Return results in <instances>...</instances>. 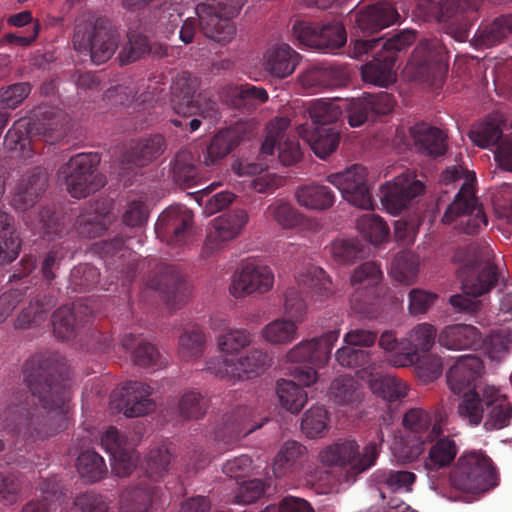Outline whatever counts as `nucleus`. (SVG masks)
<instances>
[{
  "label": "nucleus",
  "mask_w": 512,
  "mask_h": 512,
  "mask_svg": "<svg viewBox=\"0 0 512 512\" xmlns=\"http://www.w3.org/2000/svg\"><path fill=\"white\" fill-rule=\"evenodd\" d=\"M23 379L32 398H37L44 413H29L27 404L22 403L25 393L4 408L0 418L8 425H14L24 435L46 438L65 430L69 425L68 411L70 392L61 379L56 356L52 353H38L30 356L23 364Z\"/></svg>",
  "instance_id": "nucleus-1"
},
{
  "label": "nucleus",
  "mask_w": 512,
  "mask_h": 512,
  "mask_svg": "<svg viewBox=\"0 0 512 512\" xmlns=\"http://www.w3.org/2000/svg\"><path fill=\"white\" fill-rule=\"evenodd\" d=\"M451 485L472 494L485 493L498 485L497 469L481 451L464 452L450 474Z\"/></svg>",
  "instance_id": "nucleus-2"
},
{
  "label": "nucleus",
  "mask_w": 512,
  "mask_h": 512,
  "mask_svg": "<svg viewBox=\"0 0 512 512\" xmlns=\"http://www.w3.org/2000/svg\"><path fill=\"white\" fill-rule=\"evenodd\" d=\"M72 43L75 50L89 54L91 61L100 65L114 55L120 43V35L108 19L97 18L94 22L78 24Z\"/></svg>",
  "instance_id": "nucleus-3"
},
{
  "label": "nucleus",
  "mask_w": 512,
  "mask_h": 512,
  "mask_svg": "<svg viewBox=\"0 0 512 512\" xmlns=\"http://www.w3.org/2000/svg\"><path fill=\"white\" fill-rule=\"evenodd\" d=\"M247 0H210L195 7L199 28L203 34L218 43H228L236 35L231 21L238 15Z\"/></svg>",
  "instance_id": "nucleus-4"
},
{
  "label": "nucleus",
  "mask_w": 512,
  "mask_h": 512,
  "mask_svg": "<svg viewBox=\"0 0 512 512\" xmlns=\"http://www.w3.org/2000/svg\"><path fill=\"white\" fill-rule=\"evenodd\" d=\"M483 0H428V11L447 33L459 42L465 41L479 18Z\"/></svg>",
  "instance_id": "nucleus-5"
},
{
  "label": "nucleus",
  "mask_w": 512,
  "mask_h": 512,
  "mask_svg": "<svg viewBox=\"0 0 512 512\" xmlns=\"http://www.w3.org/2000/svg\"><path fill=\"white\" fill-rule=\"evenodd\" d=\"M416 40L413 30H401L382 43L372 61L366 63L361 69L362 79L370 84L386 87L395 81V62L397 54Z\"/></svg>",
  "instance_id": "nucleus-6"
},
{
  "label": "nucleus",
  "mask_w": 512,
  "mask_h": 512,
  "mask_svg": "<svg viewBox=\"0 0 512 512\" xmlns=\"http://www.w3.org/2000/svg\"><path fill=\"white\" fill-rule=\"evenodd\" d=\"M376 436L377 440L367 444L361 456L359 445L355 440H338L321 450L319 454L320 461L328 466L344 467L351 465L350 473L358 475L376 463L380 447L384 441V434L381 429H377Z\"/></svg>",
  "instance_id": "nucleus-7"
},
{
  "label": "nucleus",
  "mask_w": 512,
  "mask_h": 512,
  "mask_svg": "<svg viewBox=\"0 0 512 512\" xmlns=\"http://www.w3.org/2000/svg\"><path fill=\"white\" fill-rule=\"evenodd\" d=\"M99 163L98 154L79 153L59 168L58 177L65 180L72 197L85 198L105 185V177L97 169Z\"/></svg>",
  "instance_id": "nucleus-8"
},
{
  "label": "nucleus",
  "mask_w": 512,
  "mask_h": 512,
  "mask_svg": "<svg viewBox=\"0 0 512 512\" xmlns=\"http://www.w3.org/2000/svg\"><path fill=\"white\" fill-rule=\"evenodd\" d=\"M271 365V358L261 349H251L237 359L213 357L206 362V370L227 380H248L263 374Z\"/></svg>",
  "instance_id": "nucleus-9"
},
{
  "label": "nucleus",
  "mask_w": 512,
  "mask_h": 512,
  "mask_svg": "<svg viewBox=\"0 0 512 512\" xmlns=\"http://www.w3.org/2000/svg\"><path fill=\"white\" fill-rule=\"evenodd\" d=\"M473 259L468 260L459 270L464 294L478 297L488 293L499 281L497 267L490 260V251L487 247L479 249L472 246Z\"/></svg>",
  "instance_id": "nucleus-10"
},
{
  "label": "nucleus",
  "mask_w": 512,
  "mask_h": 512,
  "mask_svg": "<svg viewBox=\"0 0 512 512\" xmlns=\"http://www.w3.org/2000/svg\"><path fill=\"white\" fill-rule=\"evenodd\" d=\"M199 82L188 72L179 73L171 84V107L184 117L201 115L212 116L216 113V103L197 93Z\"/></svg>",
  "instance_id": "nucleus-11"
},
{
  "label": "nucleus",
  "mask_w": 512,
  "mask_h": 512,
  "mask_svg": "<svg viewBox=\"0 0 512 512\" xmlns=\"http://www.w3.org/2000/svg\"><path fill=\"white\" fill-rule=\"evenodd\" d=\"M458 221L460 229L468 235L477 234L488 223L483 208L478 204L472 187L464 183L453 202L447 207L442 222L451 224Z\"/></svg>",
  "instance_id": "nucleus-12"
},
{
  "label": "nucleus",
  "mask_w": 512,
  "mask_h": 512,
  "mask_svg": "<svg viewBox=\"0 0 512 512\" xmlns=\"http://www.w3.org/2000/svg\"><path fill=\"white\" fill-rule=\"evenodd\" d=\"M327 181L334 185L343 198L355 207L372 210L373 199L367 184V170L355 164L343 172L330 174Z\"/></svg>",
  "instance_id": "nucleus-13"
},
{
  "label": "nucleus",
  "mask_w": 512,
  "mask_h": 512,
  "mask_svg": "<svg viewBox=\"0 0 512 512\" xmlns=\"http://www.w3.org/2000/svg\"><path fill=\"white\" fill-rule=\"evenodd\" d=\"M383 278L380 265L375 261L362 263L354 269L350 284L353 292L350 297L352 309L360 314L369 312V306L377 297V286Z\"/></svg>",
  "instance_id": "nucleus-14"
},
{
  "label": "nucleus",
  "mask_w": 512,
  "mask_h": 512,
  "mask_svg": "<svg viewBox=\"0 0 512 512\" xmlns=\"http://www.w3.org/2000/svg\"><path fill=\"white\" fill-rule=\"evenodd\" d=\"M273 284L274 274L270 267L247 261L234 273L229 291L235 298H241L253 293L264 294Z\"/></svg>",
  "instance_id": "nucleus-15"
},
{
  "label": "nucleus",
  "mask_w": 512,
  "mask_h": 512,
  "mask_svg": "<svg viewBox=\"0 0 512 512\" xmlns=\"http://www.w3.org/2000/svg\"><path fill=\"white\" fill-rule=\"evenodd\" d=\"M294 380L277 381V395L281 406L291 413H298L307 402V393L300 385L310 386L316 382L317 372L312 366L297 365L291 369Z\"/></svg>",
  "instance_id": "nucleus-16"
},
{
  "label": "nucleus",
  "mask_w": 512,
  "mask_h": 512,
  "mask_svg": "<svg viewBox=\"0 0 512 512\" xmlns=\"http://www.w3.org/2000/svg\"><path fill=\"white\" fill-rule=\"evenodd\" d=\"M411 64L423 78H437L447 69L446 48L442 40L433 37L421 40L415 47Z\"/></svg>",
  "instance_id": "nucleus-17"
},
{
  "label": "nucleus",
  "mask_w": 512,
  "mask_h": 512,
  "mask_svg": "<svg viewBox=\"0 0 512 512\" xmlns=\"http://www.w3.org/2000/svg\"><path fill=\"white\" fill-rule=\"evenodd\" d=\"M193 215L185 207H170L164 210L155 224L157 237L170 246L182 245L189 234Z\"/></svg>",
  "instance_id": "nucleus-18"
},
{
  "label": "nucleus",
  "mask_w": 512,
  "mask_h": 512,
  "mask_svg": "<svg viewBox=\"0 0 512 512\" xmlns=\"http://www.w3.org/2000/svg\"><path fill=\"white\" fill-rule=\"evenodd\" d=\"M395 101L392 94L381 91L379 93H364L362 97L350 101L347 113L348 123L351 127H359L368 120H375L380 115L389 114Z\"/></svg>",
  "instance_id": "nucleus-19"
},
{
  "label": "nucleus",
  "mask_w": 512,
  "mask_h": 512,
  "mask_svg": "<svg viewBox=\"0 0 512 512\" xmlns=\"http://www.w3.org/2000/svg\"><path fill=\"white\" fill-rule=\"evenodd\" d=\"M339 335V330H331L320 337L302 341L289 350L287 359L293 363H309L316 367L324 366L330 358Z\"/></svg>",
  "instance_id": "nucleus-20"
},
{
  "label": "nucleus",
  "mask_w": 512,
  "mask_h": 512,
  "mask_svg": "<svg viewBox=\"0 0 512 512\" xmlns=\"http://www.w3.org/2000/svg\"><path fill=\"white\" fill-rule=\"evenodd\" d=\"M424 185L416 180L413 173L407 171L394 178L391 183L383 186L382 203L394 215L405 209L410 201L423 193Z\"/></svg>",
  "instance_id": "nucleus-21"
},
{
  "label": "nucleus",
  "mask_w": 512,
  "mask_h": 512,
  "mask_svg": "<svg viewBox=\"0 0 512 512\" xmlns=\"http://www.w3.org/2000/svg\"><path fill=\"white\" fill-rule=\"evenodd\" d=\"M148 285L158 291L174 309L187 298V284L181 271L174 264H159Z\"/></svg>",
  "instance_id": "nucleus-22"
},
{
  "label": "nucleus",
  "mask_w": 512,
  "mask_h": 512,
  "mask_svg": "<svg viewBox=\"0 0 512 512\" xmlns=\"http://www.w3.org/2000/svg\"><path fill=\"white\" fill-rule=\"evenodd\" d=\"M248 214L243 209H236L215 218L208 230L203 246L206 256L214 253L221 245L234 239L246 225Z\"/></svg>",
  "instance_id": "nucleus-23"
},
{
  "label": "nucleus",
  "mask_w": 512,
  "mask_h": 512,
  "mask_svg": "<svg viewBox=\"0 0 512 512\" xmlns=\"http://www.w3.org/2000/svg\"><path fill=\"white\" fill-rule=\"evenodd\" d=\"M101 445L109 453L112 461V469L119 477L131 474L138 456L133 445L119 434L115 427H109L101 437Z\"/></svg>",
  "instance_id": "nucleus-24"
},
{
  "label": "nucleus",
  "mask_w": 512,
  "mask_h": 512,
  "mask_svg": "<svg viewBox=\"0 0 512 512\" xmlns=\"http://www.w3.org/2000/svg\"><path fill=\"white\" fill-rule=\"evenodd\" d=\"M438 340L437 330L429 323L417 324L411 329L405 339L407 349L393 356L390 363L394 367H407L419 361V352L427 353Z\"/></svg>",
  "instance_id": "nucleus-25"
},
{
  "label": "nucleus",
  "mask_w": 512,
  "mask_h": 512,
  "mask_svg": "<svg viewBox=\"0 0 512 512\" xmlns=\"http://www.w3.org/2000/svg\"><path fill=\"white\" fill-rule=\"evenodd\" d=\"M48 186V173L42 167H34L21 176L12 196L11 204L18 211L32 208Z\"/></svg>",
  "instance_id": "nucleus-26"
},
{
  "label": "nucleus",
  "mask_w": 512,
  "mask_h": 512,
  "mask_svg": "<svg viewBox=\"0 0 512 512\" xmlns=\"http://www.w3.org/2000/svg\"><path fill=\"white\" fill-rule=\"evenodd\" d=\"M166 140L161 134H151L131 139L122 154V163L133 167H145L159 158L166 150Z\"/></svg>",
  "instance_id": "nucleus-27"
},
{
  "label": "nucleus",
  "mask_w": 512,
  "mask_h": 512,
  "mask_svg": "<svg viewBox=\"0 0 512 512\" xmlns=\"http://www.w3.org/2000/svg\"><path fill=\"white\" fill-rule=\"evenodd\" d=\"M152 389L140 381H128L122 385L115 396L120 397L118 405L128 418L144 416L155 409V402L151 399Z\"/></svg>",
  "instance_id": "nucleus-28"
},
{
  "label": "nucleus",
  "mask_w": 512,
  "mask_h": 512,
  "mask_svg": "<svg viewBox=\"0 0 512 512\" xmlns=\"http://www.w3.org/2000/svg\"><path fill=\"white\" fill-rule=\"evenodd\" d=\"M383 361L372 362L364 369L373 394L388 402L401 400L407 395L406 384L394 375L384 373Z\"/></svg>",
  "instance_id": "nucleus-29"
},
{
  "label": "nucleus",
  "mask_w": 512,
  "mask_h": 512,
  "mask_svg": "<svg viewBox=\"0 0 512 512\" xmlns=\"http://www.w3.org/2000/svg\"><path fill=\"white\" fill-rule=\"evenodd\" d=\"M254 412L244 405H237L223 417V427L216 437L225 443H233L263 426V421L253 422Z\"/></svg>",
  "instance_id": "nucleus-30"
},
{
  "label": "nucleus",
  "mask_w": 512,
  "mask_h": 512,
  "mask_svg": "<svg viewBox=\"0 0 512 512\" xmlns=\"http://www.w3.org/2000/svg\"><path fill=\"white\" fill-rule=\"evenodd\" d=\"M363 34H374L396 23L400 18L397 9L389 2H378L352 14Z\"/></svg>",
  "instance_id": "nucleus-31"
},
{
  "label": "nucleus",
  "mask_w": 512,
  "mask_h": 512,
  "mask_svg": "<svg viewBox=\"0 0 512 512\" xmlns=\"http://www.w3.org/2000/svg\"><path fill=\"white\" fill-rule=\"evenodd\" d=\"M299 136L309 144L312 151L321 159L333 153L339 145L340 133L335 126L320 125L308 127V121L295 123Z\"/></svg>",
  "instance_id": "nucleus-32"
},
{
  "label": "nucleus",
  "mask_w": 512,
  "mask_h": 512,
  "mask_svg": "<svg viewBox=\"0 0 512 512\" xmlns=\"http://www.w3.org/2000/svg\"><path fill=\"white\" fill-rule=\"evenodd\" d=\"M482 360L476 355H463L457 358L447 372V384L454 394L471 390L474 382L481 376Z\"/></svg>",
  "instance_id": "nucleus-33"
},
{
  "label": "nucleus",
  "mask_w": 512,
  "mask_h": 512,
  "mask_svg": "<svg viewBox=\"0 0 512 512\" xmlns=\"http://www.w3.org/2000/svg\"><path fill=\"white\" fill-rule=\"evenodd\" d=\"M300 55L286 43H275L263 54L264 70L274 78L290 76L299 64Z\"/></svg>",
  "instance_id": "nucleus-34"
},
{
  "label": "nucleus",
  "mask_w": 512,
  "mask_h": 512,
  "mask_svg": "<svg viewBox=\"0 0 512 512\" xmlns=\"http://www.w3.org/2000/svg\"><path fill=\"white\" fill-rule=\"evenodd\" d=\"M482 342L481 332L470 324H449L438 333L439 345L448 350H475Z\"/></svg>",
  "instance_id": "nucleus-35"
},
{
  "label": "nucleus",
  "mask_w": 512,
  "mask_h": 512,
  "mask_svg": "<svg viewBox=\"0 0 512 512\" xmlns=\"http://www.w3.org/2000/svg\"><path fill=\"white\" fill-rule=\"evenodd\" d=\"M91 313L92 310L80 302L58 308L52 315L53 331L57 338L62 340L74 338L79 327L84 325V316Z\"/></svg>",
  "instance_id": "nucleus-36"
},
{
  "label": "nucleus",
  "mask_w": 512,
  "mask_h": 512,
  "mask_svg": "<svg viewBox=\"0 0 512 512\" xmlns=\"http://www.w3.org/2000/svg\"><path fill=\"white\" fill-rule=\"evenodd\" d=\"M487 431L499 430L509 425L512 417V406L494 386L483 387Z\"/></svg>",
  "instance_id": "nucleus-37"
},
{
  "label": "nucleus",
  "mask_w": 512,
  "mask_h": 512,
  "mask_svg": "<svg viewBox=\"0 0 512 512\" xmlns=\"http://www.w3.org/2000/svg\"><path fill=\"white\" fill-rule=\"evenodd\" d=\"M410 134L418 153L431 158H437L446 153V135L439 128L424 122L417 123L410 128Z\"/></svg>",
  "instance_id": "nucleus-38"
},
{
  "label": "nucleus",
  "mask_w": 512,
  "mask_h": 512,
  "mask_svg": "<svg viewBox=\"0 0 512 512\" xmlns=\"http://www.w3.org/2000/svg\"><path fill=\"white\" fill-rule=\"evenodd\" d=\"M402 424L407 435L422 442H433L442 432L440 423L422 408L409 409L403 416Z\"/></svg>",
  "instance_id": "nucleus-39"
},
{
  "label": "nucleus",
  "mask_w": 512,
  "mask_h": 512,
  "mask_svg": "<svg viewBox=\"0 0 512 512\" xmlns=\"http://www.w3.org/2000/svg\"><path fill=\"white\" fill-rule=\"evenodd\" d=\"M242 135L236 128L220 130L209 141L203 153L206 166L216 165L226 158L242 141Z\"/></svg>",
  "instance_id": "nucleus-40"
},
{
  "label": "nucleus",
  "mask_w": 512,
  "mask_h": 512,
  "mask_svg": "<svg viewBox=\"0 0 512 512\" xmlns=\"http://www.w3.org/2000/svg\"><path fill=\"white\" fill-rule=\"evenodd\" d=\"M512 34V14L501 15L491 22L482 23L472 42L476 48H490L502 43Z\"/></svg>",
  "instance_id": "nucleus-41"
},
{
  "label": "nucleus",
  "mask_w": 512,
  "mask_h": 512,
  "mask_svg": "<svg viewBox=\"0 0 512 512\" xmlns=\"http://www.w3.org/2000/svg\"><path fill=\"white\" fill-rule=\"evenodd\" d=\"M297 202L310 210H327L336 200L334 191L328 186L310 183L297 188L295 193Z\"/></svg>",
  "instance_id": "nucleus-42"
},
{
  "label": "nucleus",
  "mask_w": 512,
  "mask_h": 512,
  "mask_svg": "<svg viewBox=\"0 0 512 512\" xmlns=\"http://www.w3.org/2000/svg\"><path fill=\"white\" fill-rule=\"evenodd\" d=\"M55 306L53 296L42 295L37 296L30 301L14 322L15 329L26 330L34 326L40 325L47 319L49 311Z\"/></svg>",
  "instance_id": "nucleus-43"
},
{
  "label": "nucleus",
  "mask_w": 512,
  "mask_h": 512,
  "mask_svg": "<svg viewBox=\"0 0 512 512\" xmlns=\"http://www.w3.org/2000/svg\"><path fill=\"white\" fill-rule=\"evenodd\" d=\"M426 467L430 470H440L449 467L458 453V446L451 436L442 435L431 442Z\"/></svg>",
  "instance_id": "nucleus-44"
},
{
  "label": "nucleus",
  "mask_w": 512,
  "mask_h": 512,
  "mask_svg": "<svg viewBox=\"0 0 512 512\" xmlns=\"http://www.w3.org/2000/svg\"><path fill=\"white\" fill-rule=\"evenodd\" d=\"M298 287L302 292L316 296L322 300L331 295V281L326 272L320 267H310L296 277Z\"/></svg>",
  "instance_id": "nucleus-45"
},
{
  "label": "nucleus",
  "mask_w": 512,
  "mask_h": 512,
  "mask_svg": "<svg viewBox=\"0 0 512 512\" xmlns=\"http://www.w3.org/2000/svg\"><path fill=\"white\" fill-rule=\"evenodd\" d=\"M155 493V486L148 479L126 489L121 496V506L127 512H148Z\"/></svg>",
  "instance_id": "nucleus-46"
},
{
  "label": "nucleus",
  "mask_w": 512,
  "mask_h": 512,
  "mask_svg": "<svg viewBox=\"0 0 512 512\" xmlns=\"http://www.w3.org/2000/svg\"><path fill=\"white\" fill-rule=\"evenodd\" d=\"M229 103L238 109L253 110L268 100L265 88L249 83L230 87L227 92Z\"/></svg>",
  "instance_id": "nucleus-47"
},
{
  "label": "nucleus",
  "mask_w": 512,
  "mask_h": 512,
  "mask_svg": "<svg viewBox=\"0 0 512 512\" xmlns=\"http://www.w3.org/2000/svg\"><path fill=\"white\" fill-rule=\"evenodd\" d=\"M306 447L299 442L289 440L284 443L273 462V473L276 477H282L292 472L306 455Z\"/></svg>",
  "instance_id": "nucleus-48"
},
{
  "label": "nucleus",
  "mask_w": 512,
  "mask_h": 512,
  "mask_svg": "<svg viewBox=\"0 0 512 512\" xmlns=\"http://www.w3.org/2000/svg\"><path fill=\"white\" fill-rule=\"evenodd\" d=\"M347 34L344 25L339 21H332L319 25L315 49L325 53H334L345 45Z\"/></svg>",
  "instance_id": "nucleus-49"
},
{
  "label": "nucleus",
  "mask_w": 512,
  "mask_h": 512,
  "mask_svg": "<svg viewBox=\"0 0 512 512\" xmlns=\"http://www.w3.org/2000/svg\"><path fill=\"white\" fill-rule=\"evenodd\" d=\"M458 415L471 426H478L485 414L483 388L480 392L468 390L464 392L457 406Z\"/></svg>",
  "instance_id": "nucleus-50"
},
{
  "label": "nucleus",
  "mask_w": 512,
  "mask_h": 512,
  "mask_svg": "<svg viewBox=\"0 0 512 512\" xmlns=\"http://www.w3.org/2000/svg\"><path fill=\"white\" fill-rule=\"evenodd\" d=\"M76 468L81 478L90 483L100 481L108 471L103 457L94 450L81 452L76 461Z\"/></svg>",
  "instance_id": "nucleus-51"
},
{
  "label": "nucleus",
  "mask_w": 512,
  "mask_h": 512,
  "mask_svg": "<svg viewBox=\"0 0 512 512\" xmlns=\"http://www.w3.org/2000/svg\"><path fill=\"white\" fill-rule=\"evenodd\" d=\"M371 480L379 488L383 487L389 491L396 492L404 488L409 489L415 482L416 475L410 471L378 469L371 475Z\"/></svg>",
  "instance_id": "nucleus-52"
},
{
  "label": "nucleus",
  "mask_w": 512,
  "mask_h": 512,
  "mask_svg": "<svg viewBox=\"0 0 512 512\" xmlns=\"http://www.w3.org/2000/svg\"><path fill=\"white\" fill-rule=\"evenodd\" d=\"M330 394L337 404H353L361 401V385L351 376H340L331 383Z\"/></svg>",
  "instance_id": "nucleus-53"
},
{
  "label": "nucleus",
  "mask_w": 512,
  "mask_h": 512,
  "mask_svg": "<svg viewBox=\"0 0 512 512\" xmlns=\"http://www.w3.org/2000/svg\"><path fill=\"white\" fill-rule=\"evenodd\" d=\"M310 122L308 127L314 128L320 125L334 126V123L340 118L342 111L338 106L324 100H315L309 103L305 109Z\"/></svg>",
  "instance_id": "nucleus-54"
},
{
  "label": "nucleus",
  "mask_w": 512,
  "mask_h": 512,
  "mask_svg": "<svg viewBox=\"0 0 512 512\" xmlns=\"http://www.w3.org/2000/svg\"><path fill=\"white\" fill-rule=\"evenodd\" d=\"M253 341V334L246 329H227L217 337L219 351L227 356L237 355Z\"/></svg>",
  "instance_id": "nucleus-55"
},
{
  "label": "nucleus",
  "mask_w": 512,
  "mask_h": 512,
  "mask_svg": "<svg viewBox=\"0 0 512 512\" xmlns=\"http://www.w3.org/2000/svg\"><path fill=\"white\" fill-rule=\"evenodd\" d=\"M328 412L322 405H315L308 409L301 421V430L309 438H318L325 435L329 428Z\"/></svg>",
  "instance_id": "nucleus-56"
},
{
  "label": "nucleus",
  "mask_w": 512,
  "mask_h": 512,
  "mask_svg": "<svg viewBox=\"0 0 512 512\" xmlns=\"http://www.w3.org/2000/svg\"><path fill=\"white\" fill-rule=\"evenodd\" d=\"M205 348V335L203 331L195 326L185 330L179 337L178 353L184 361L200 357Z\"/></svg>",
  "instance_id": "nucleus-57"
},
{
  "label": "nucleus",
  "mask_w": 512,
  "mask_h": 512,
  "mask_svg": "<svg viewBox=\"0 0 512 512\" xmlns=\"http://www.w3.org/2000/svg\"><path fill=\"white\" fill-rule=\"evenodd\" d=\"M173 175L175 181L184 187H192L199 183L198 167L193 162V156L188 152L176 155Z\"/></svg>",
  "instance_id": "nucleus-58"
},
{
  "label": "nucleus",
  "mask_w": 512,
  "mask_h": 512,
  "mask_svg": "<svg viewBox=\"0 0 512 512\" xmlns=\"http://www.w3.org/2000/svg\"><path fill=\"white\" fill-rule=\"evenodd\" d=\"M264 339L273 344H287L297 337V325L292 320L277 319L262 330Z\"/></svg>",
  "instance_id": "nucleus-59"
},
{
  "label": "nucleus",
  "mask_w": 512,
  "mask_h": 512,
  "mask_svg": "<svg viewBox=\"0 0 512 512\" xmlns=\"http://www.w3.org/2000/svg\"><path fill=\"white\" fill-rule=\"evenodd\" d=\"M418 272V261L412 254H399L392 262L391 274L393 278L404 285L414 284L417 279Z\"/></svg>",
  "instance_id": "nucleus-60"
},
{
  "label": "nucleus",
  "mask_w": 512,
  "mask_h": 512,
  "mask_svg": "<svg viewBox=\"0 0 512 512\" xmlns=\"http://www.w3.org/2000/svg\"><path fill=\"white\" fill-rule=\"evenodd\" d=\"M208 406V399L194 390L185 392L178 403L180 416L187 420L202 418Z\"/></svg>",
  "instance_id": "nucleus-61"
},
{
  "label": "nucleus",
  "mask_w": 512,
  "mask_h": 512,
  "mask_svg": "<svg viewBox=\"0 0 512 512\" xmlns=\"http://www.w3.org/2000/svg\"><path fill=\"white\" fill-rule=\"evenodd\" d=\"M357 229L364 238L374 244L383 242L389 235L387 224L374 214L360 217L357 221Z\"/></svg>",
  "instance_id": "nucleus-62"
},
{
  "label": "nucleus",
  "mask_w": 512,
  "mask_h": 512,
  "mask_svg": "<svg viewBox=\"0 0 512 512\" xmlns=\"http://www.w3.org/2000/svg\"><path fill=\"white\" fill-rule=\"evenodd\" d=\"M99 270L90 264H80L70 272L69 287L74 292H86L99 282Z\"/></svg>",
  "instance_id": "nucleus-63"
},
{
  "label": "nucleus",
  "mask_w": 512,
  "mask_h": 512,
  "mask_svg": "<svg viewBox=\"0 0 512 512\" xmlns=\"http://www.w3.org/2000/svg\"><path fill=\"white\" fill-rule=\"evenodd\" d=\"M171 462V453L166 446L155 447L145 458V472L150 481L161 478Z\"/></svg>",
  "instance_id": "nucleus-64"
}]
</instances>
